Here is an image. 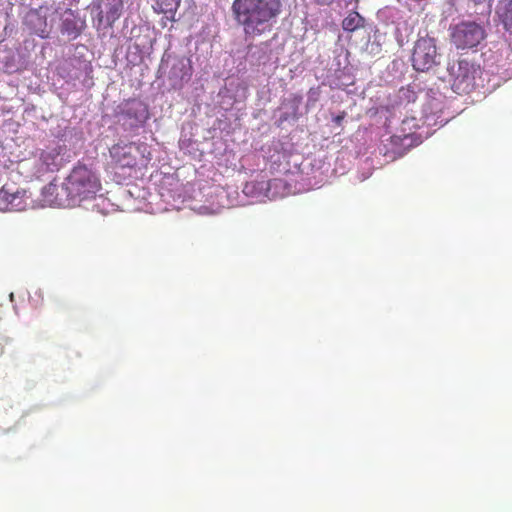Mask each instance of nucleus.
Returning a JSON list of instances; mask_svg holds the SVG:
<instances>
[{"mask_svg":"<svg viewBox=\"0 0 512 512\" xmlns=\"http://www.w3.org/2000/svg\"><path fill=\"white\" fill-rule=\"evenodd\" d=\"M117 115L140 124L147 119L148 111L143 102L136 99H129L118 106Z\"/></svg>","mask_w":512,"mask_h":512,"instance_id":"obj_8","label":"nucleus"},{"mask_svg":"<svg viewBox=\"0 0 512 512\" xmlns=\"http://www.w3.org/2000/svg\"><path fill=\"white\" fill-rule=\"evenodd\" d=\"M84 26L85 22L80 17H77L71 9L65 11L62 24L63 33L76 38L81 34Z\"/></svg>","mask_w":512,"mask_h":512,"instance_id":"obj_11","label":"nucleus"},{"mask_svg":"<svg viewBox=\"0 0 512 512\" xmlns=\"http://www.w3.org/2000/svg\"><path fill=\"white\" fill-rule=\"evenodd\" d=\"M497 14L504 29L512 34V2H504L497 8Z\"/></svg>","mask_w":512,"mask_h":512,"instance_id":"obj_14","label":"nucleus"},{"mask_svg":"<svg viewBox=\"0 0 512 512\" xmlns=\"http://www.w3.org/2000/svg\"><path fill=\"white\" fill-rule=\"evenodd\" d=\"M178 5L179 2H155L152 8L157 14H163L166 20L175 21Z\"/></svg>","mask_w":512,"mask_h":512,"instance_id":"obj_13","label":"nucleus"},{"mask_svg":"<svg viewBox=\"0 0 512 512\" xmlns=\"http://www.w3.org/2000/svg\"><path fill=\"white\" fill-rule=\"evenodd\" d=\"M113 161L122 168H134L138 164L147 166L151 160V152L144 142H118L109 149Z\"/></svg>","mask_w":512,"mask_h":512,"instance_id":"obj_3","label":"nucleus"},{"mask_svg":"<svg viewBox=\"0 0 512 512\" xmlns=\"http://www.w3.org/2000/svg\"><path fill=\"white\" fill-rule=\"evenodd\" d=\"M101 189L98 175L88 166L77 164L62 184L69 205H76L82 200L92 198Z\"/></svg>","mask_w":512,"mask_h":512,"instance_id":"obj_2","label":"nucleus"},{"mask_svg":"<svg viewBox=\"0 0 512 512\" xmlns=\"http://www.w3.org/2000/svg\"><path fill=\"white\" fill-rule=\"evenodd\" d=\"M184 76H186V77H187V80H188V79H189V77H190V74L186 71V72L184 73V75H182V76H181V79H184Z\"/></svg>","mask_w":512,"mask_h":512,"instance_id":"obj_18","label":"nucleus"},{"mask_svg":"<svg viewBox=\"0 0 512 512\" xmlns=\"http://www.w3.org/2000/svg\"><path fill=\"white\" fill-rule=\"evenodd\" d=\"M25 192L19 189L13 190L8 185L0 189V209L20 210L24 207Z\"/></svg>","mask_w":512,"mask_h":512,"instance_id":"obj_10","label":"nucleus"},{"mask_svg":"<svg viewBox=\"0 0 512 512\" xmlns=\"http://www.w3.org/2000/svg\"><path fill=\"white\" fill-rule=\"evenodd\" d=\"M58 157L59 152L55 150H43L39 156V170L42 172L57 170L59 168Z\"/></svg>","mask_w":512,"mask_h":512,"instance_id":"obj_12","label":"nucleus"},{"mask_svg":"<svg viewBox=\"0 0 512 512\" xmlns=\"http://www.w3.org/2000/svg\"><path fill=\"white\" fill-rule=\"evenodd\" d=\"M364 26V18L358 12H351L342 22L345 31L353 32Z\"/></svg>","mask_w":512,"mask_h":512,"instance_id":"obj_15","label":"nucleus"},{"mask_svg":"<svg viewBox=\"0 0 512 512\" xmlns=\"http://www.w3.org/2000/svg\"><path fill=\"white\" fill-rule=\"evenodd\" d=\"M451 88L458 94H469L475 86L479 68L466 59H459L448 66Z\"/></svg>","mask_w":512,"mask_h":512,"instance_id":"obj_5","label":"nucleus"},{"mask_svg":"<svg viewBox=\"0 0 512 512\" xmlns=\"http://www.w3.org/2000/svg\"><path fill=\"white\" fill-rule=\"evenodd\" d=\"M123 2H105L103 8L101 3L94 6L93 11L96 12V19L99 25L112 26V24L120 17Z\"/></svg>","mask_w":512,"mask_h":512,"instance_id":"obj_9","label":"nucleus"},{"mask_svg":"<svg viewBox=\"0 0 512 512\" xmlns=\"http://www.w3.org/2000/svg\"><path fill=\"white\" fill-rule=\"evenodd\" d=\"M439 64L436 42L433 38L424 37L416 41L412 65L416 71L427 72Z\"/></svg>","mask_w":512,"mask_h":512,"instance_id":"obj_6","label":"nucleus"},{"mask_svg":"<svg viewBox=\"0 0 512 512\" xmlns=\"http://www.w3.org/2000/svg\"><path fill=\"white\" fill-rule=\"evenodd\" d=\"M47 12V7L40 6L39 9L29 10L24 17V24L27 29L41 38H47L51 31L47 22Z\"/></svg>","mask_w":512,"mask_h":512,"instance_id":"obj_7","label":"nucleus"},{"mask_svg":"<svg viewBox=\"0 0 512 512\" xmlns=\"http://www.w3.org/2000/svg\"><path fill=\"white\" fill-rule=\"evenodd\" d=\"M281 2H233L232 11L237 22L244 26L248 35L265 32L272 18L280 12Z\"/></svg>","mask_w":512,"mask_h":512,"instance_id":"obj_1","label":"nucleus"},{"mask_svg":"<svg viewBox=\"0 0 512 512\" xmlns=\"http://www.w3.org/2000/svg\"><path fill=\"white\" fill-rule=\"evenodd\" d=\"M486 38V31L475 21H460L449 27L450 43L457 50L477 47Z\"/></svg>","mask_w":512,"mask_h":512,"instance_id":"obj_4","label":"nucleus"},{"mask_svg":"<svg viewBox=\"0 0 512 512\" xmlns=\"http://www.w3.org/2000/svg\"><path fill=\"white\" fill-rule=\"evenodd\" d=\"M184 69H186L185 64L183 63V61H179L176 65L172 67V73L175 74L176 70L182 71Z\"/></svg>","mask_w":512,"mask_h":512,"instance_id":"obj_17","label":"nucleus"},{"mask_svg":"<svg viewBox=\"0 0 512 512\" xmlns=\"http://www.w3.org/2000/svg\"><path fill=\"white\" fill-rule=\"evenodd\" d=\"M346 112H341L339 115H337L336 117L333 118V122L337 125V126H341L342 125V122L343 120L346 118Z\"/></svg>","mask_w":512,"mask_h":512,"instance_id":"obj_16","label":"nucleus"}]
</instances>
